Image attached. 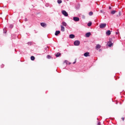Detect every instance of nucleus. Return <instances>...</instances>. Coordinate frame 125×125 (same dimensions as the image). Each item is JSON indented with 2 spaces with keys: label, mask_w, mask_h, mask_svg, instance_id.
Returning a JSON list of instances; mask_svg holds the SVG:
<instances>
[{
  "label": "nucleus",
  "mask_w": 125,
  "mask_h": 125,
  "mask_svg": "<svg viewBox=\"0 0 125 125\" xmlns=\"http://www.w3.org/2000/svg\"><path fill=\"white\" fill-rule=\"evenodd\" d=\"M80 43H81V42H80V41H78V40L75 41L74 42V44L76 46H78V45H80Z\"/></svg>",
  "instance_id": "obj_1"
},
{
  "label": "nucleus",
  "mask_w": 125,
  "mask_h": 125,
  "mask_svg": "<svg viewBox=\"0 0 125 125\" xmlns=\"http://www.w3.org/2000/svg\"><path fill=\"white\" fill-rule=\"evenodd\" d=\"M106 26H107V24H106V23H101L100 25V28H101V29H103V28H105V27H106Z\"/></svg>",
  "instance_id": "obj_2"
},
{
  "label": "nucleus",
  "mask_w": 125,
  "mask_h": 125,
  "mask_svg": "<svg viewBox=\"0 0 125 125\" xmlns=\"http://www.w3.org/2000/svg\"><path fill=\"white\" fill-rule=\"evenodd\" d=\"M62 14H63V15H64V16H65L66 17H67V16H68V13H67V12H66V11L65 10H62Z\"/></svg>",
  "instance_id": "obj_3"
},
{
  "label": "nucleus",
  "mask_w": 125,
  "mask_h": 125,
  "mask_svg": "<svg viewBox=\"0 0 125 125\" xmlns=\"http://www.w3.org/2000/svg\"><path fill=\"white\" fill-rule=\"evenodd\" d=\"M107 44L109 47H111L112 46H113V43H112L111 40L109 41V42H107Z\"/></svg>",
  "instance_id": "obj_4"
},
{
  "label": "nucleus",
  "mask_w": 125,
  "mask_h": 125,
  "mask_svg": "<svg viewBox=\"0 0 125 125\" xmlns=\"http://www.w3.org/2000/svg\"><path fill=\"white\" fill-rule=\"evenodd\" d=\"M73 20L76 22H79V21H80V18L77 17H73Z\"/></svg>",
  "instance_id": "obj_5"
},
{
  "label": "nucleus",
  "mask_w": 125,
  "mask_h": 125,
  "mask_svg": "<svg viewBox=\"0 0 125 125\" xmlns=\"http://www.w3.org/2000/svg\"><path fill=\"white\" fill-rule=\"evenodd\" d=\"M91 35V33L90 32H88L86 33L85 37L86 38H89V37H90Z\"/></svg>",
  "instance_id": "obj_6"
},
{
  "label": "nucleus",
  "mask_w": 125,
  "mask_h": 125,
  "mask_svg": "<svg viewBox=\"0 0 125 125\" xmlns=\"http://www.w3.org/2000/svg\"><path fill=\"white\" fill-rule=\"evenodd\" d=\"M41 25L42 27H43L44 28H45V27H46V23H45L44 22H42V23H41Z\"/></svg>",
  "instance_id": "obj_7"
},
{
  "label": "nucleus",
  "mask_w": 125,
  "mask_h": 125,
  "mask_svg": "<svg viewBox=\"0 0 125 125\" xmlns=\"http://www.w3.org/2000/svg\"><path fill=\"white\" fill-rule=\"evenodd\" d=\"M100 48H101V45L99 44H97L96 46V49H97V50H98V49H100Z\"/></svg>",
  "instance_id": "obj_8"
},
{
  "label": "nucleus",
  "mask_w": 125,
  "mask_h": 125,
  "mask_svg": "<svg viewBox=\"0 0 125 125\" xmlns=\"http://www.w3.org/2000/svg\"><path fill=\"white\" fill-rule=\"evenodd\" d=\"M61 31H62V32H65V27H64L63 25H61Z\"/></svg>",
  "instance_id": "obj_9"
},
{
  "label": "nucleus",
  "mask_w": 125,
  "mask_h": 125,
  "mask_svg": "<svg viewBox=\"0 0 125 125\" xmlns=\"http://www.w3.org/2000/svg\"><path fill=\"white\" fill-rule=\"evenodd\" d=\"M83 55L85 56V57H87V56H89V52H87L84 53Z\"/></svg>",
  "instance_id": "obj_10"
},
{
  "label": "nucleus",
  "mask_w": 125,
  "mask_h": 125,
  "mask_svg": "<svg viewBox=\"0 0 125 125\" xmlns=\"http://www.w3.org/2000/svg\"><path fill=\"white\" fill-rule=\"evenodd\" d=\"M106 35H107V36H110V35H111V31L108 30V31L106 32Z\"/></svg>",
  "instance_id": "obj_11"
},
{
  "label": "nucleus",
  "mask_w": 125,
  "mask_h": 125,
  "mask_svg": "<svg viewBox=\"0 0 125 125\" xmlns=\"http://www.w3.org/2000/svg\"><path fill=\"white\" fill-rule=\"evenodd\" d=\"M59 34H60V31H56L55 35V36H58V35H59Z\"/></svg>",
  "instance_id": "obj_12"
},
{
  "label": "nucleus",
  "mask_w": 125,
  "mask_h": 125,
  "mask_svg": "<svg viewBox=\"0 0 125 125\" xmlns=\"http://www.w3.org/2000/svg\"><path fill=\"white\" fill-rule=\"evenodd\" d=\"M70 39H74L75 38V35L74 34H71L69 35Z\"/></svg>",
  "instance_id": "obj_13"
},
{
  "label": "nucleus",
  "mask_w": 125,
  "mask_h": 125,
  "mask_svg": "<svg viewBox=\"0 0 125 125\" xmlns=\"http://www.w3.org/2000/svg\"><path fill=\"white\" fill-rule=\"evenodd\" d=\"M62 26L66 27V26H67V23L65 21H63L62 22Z\"/></svg>",
  "instance_id": "obj_14"
},
{
  "label": "nucleus",
  "mask_w": 125,
  "mask_h": 125,
  "mask_svg": "<svg viewBox=\"0 0 125 125\" xmlns=\"http://www.w3.org/2000/svg\"><path fill=\"white\" fill-rule=\"evenodd\" d=\"M60 55H61V53H57L56 54V56L57 57H59L60 56Z\"/></svg>",
  "instance_id": "obj_15"
},
{
  "label": "nucleus",
  "mask_w": 125,
  "mask_h": 125,
  "mask_svg": "<svg viewBox=\"0 0 125 125\" xmlns=\"http://www.w3.org/2000/svg\"><path fill=\"white\" fill-rule=\"evenodd\" d=\"M91 25H92V23L91 22H89L87 24L88 27H90V26H91Z\"/></svg>",
  "instance_id": "obj_16"
},
{
  "label": "nucleus",
  "mask_w": 125,
  "mask_h": 125,
  "mask_svg": "<svg viewBox=\"0 0 125 125\" xmlns=\"http://www.w3.org/2000/svg\"><path fill=\"white\" fill-rule=\"evenodd\" d=\"M122 15V13H121V12H119V14L116 15V17H120V16H121Z\"/></svg>",
  "instance_id": "obj_17"
},
{
  "label": "nucleus",
  "mask_w": 125,
  "mask_h": 125,
  "mask_svg": "<svg viewBox=\"0 0 125 125\" xmlns=\"http://www.w3.org/2000/svg\"><path fill=\"white\" fill-rule=\"evenodd\" d=\"M116 12H117V11H116L115 10H113L111 12V14L114 15V14H115V13H116Z\"/></svg>",
  "instance_id": "obj_18"
},
{
  "label": "nucleus",
  "mask_w": 125,
  "mask_h": 125,
  "mask_svg": "<svg viewBox=\"0 0 125 125\" xmlns=\"http://www.w3.org/2000/svg\"><path fill=\"white\" fill-rule=\"evenodd\" d=\"M31 60H32V61H34V60H35V57H34V56H32L31 57Z\"/></svg>",
  "instance_id": "obj_19"
},
{
  "label": "nucleus",
  "mask_w": 125,
  "mask_h": 125,
  "mask_svg": "<svg viewBox=\"0 0 125 125\" xmlns=\"http://www.w3.org/2000/svg\"><path fill=\"white\" fill-rule=\"evenodd\" d=\"M89 16H92V15H93V12H90L89 13Z\"/></svg>",
  "instance_id": "obj_20"
},
{
  "label": "nucleus",
  "mask_w": 125,
  "mask_h": 125,
  "mask_svg": "<svg viewBox=\"0 0 125 125\" xmlns=\"http://www.w3.org/2000/svg\"><path fill=\"white\" fill-rule=\"evenodd\" d=\"M57 2L59 4L62 3V0H58Z\"/></svg>",
  "instance_id": "obj_21"
},
{
  "label": "nucleus",
  "mask_w": 125,
  "mask_h": 125,
  "mask_svg": "<svg viewBox=\"0 0 125 125\" xmlns=\"http://www.w3.org/2000/svg\"><path fill=\"white\" fill-rule=\"evenodd\" d=\"M100 11H101V13H104V14L105 13V12H104V10H101Z\"/></svg>",
  "instance_id": "obj_22"
},
{
  "label": "nucleus",
  "mask_w": 125,
  "mask_h": 125,
  "mask_svg": "<svg viewBox=\"0 0 125 125\" xmlns=\"http://www.w3.org/2000/svg\"><path fill=\"white\" fill-rule=\"evenodd\" d=\"M10 28H11V29H12V28H13V25L11 24V25H10Z\"/></svg>",
  "instance_id": "obj_23"
},
{
  "label": "nucleus",
  "mask_w": 125,
  "mask_h": 125,
  "mask_svg": "<svg viewBox=\"0 0 125 125\" xmlns=\"http://www.w3.org/2000/svg\"><path fill=\"white\" fill-rule=\"evenodd\" d=\"M24 21H25V22H27V21H28V19L27 18H25L24 19Z\"/></svg>",
  "instance_id": "obj_24"
},
{
  "label": "nucleus",
  "mask_w": 125,
  "mask_h": 125,
  "mask_svg": "<svg viewBox=\"0 0 125 125\" xmlns=\"http://www.w3.org/2000/svg\"><path fill=\"white\" fill-rule=\"evenodd\" d=\"M50 58H51L50 56L49 55L47 56V58H48V59H50Z\"/></svg>",
  "instance_id": "obj_25"
},
{
  "label": "nucleus",
  "mask_w": 125,
  "mask_h": 125,
  "mask_svg": "<svg viewBox=\"0 0 125 125\" xmlns=\"http://www.w3.org/2000/svg\"><path fill=\"white\" fill-rule=\"evenodd\" d=\"M122 120L123 121H125V118L122 117Z\"/></svg>",
  "instance_id": "obj_26"
},
{
  "label": "nucleus",
  "mask_w": 125,
  "mask_h": 125,
  "mask_svg": "<svg viewBox=\"0 0 125 125\" xmlns=\"http://www.w3.org/2000/svg\"><path fill=\"white\" fill-rule=\"evenodd\" d=\"M101 125V123L100 122H98V125Z\"/></svg>",
  "instance_id": "obj_27"
},
{
  "label": "nucleus",
  "mask_w": 125,
  "mask_h": 125,
  "mask_svg": "<svg viewBox=\"0 0 125 125\" xmlns=\"http://www.w3.org/2000/svg\"><path fill=\"white\" fill-rule=\"evenodd\" d=\"M76 62H77L76 61H75L74 62H73V64H76Z\"/></svg>",
  "instance_id": "obj_28"
},
{
  "label": "nucleus",
  "mask_w": 125,
  "mask_h": 125,
  "mask_svg": "<svg viewBox=\"0 0 125 125\" xmlns=\"http://www.w3.org/2000/svg\"><path fill=\"white\" fill-rule=\"evenodd\" d=\"M116 35H118L119 34V32H116Z\"/></svg>",
  "instance_id": "obj_29"
},
{
  "label": "nucleus",
  "mask_w": 125,
  "mask_h": 125,
  "mask_svg": "<svg viewBox=\"0 0 125 125\" xmlns=\"http://www.w3.org/2000/svg\"><path fill=\"white\" fill-rule=\"evenodd\" d=\"M82 17H83V18H84L85 17H84V16H83Z\"/></svg>",
  "instance_id": "obj_30"
},
{
  "label": "nucleus",
  "mask_w": 125,
  "mask_h": 125,
  "mask_svg": "<svg viewBox=\"0 0 125 125\" xmlns=\"http://www.w3.org/2000/svg\"><path fill=\"white\" fill-rule=\"evenodd\" d=\"M109 9H111V7H109Z\"/></svg>",
  "instance_id": "obj_31"
},
{
  "label": "nucleus",
  "mask_w": 125,
  "mask_h": 125,
  "mask_svg": "<svg viewBox=\"0 0 125 125\" xmlns=\"http://www.w3.org/2000/svg\"><path fill=\"white\" fill-rule=\"evenodd\" d=\"M69 65H70V64H71V63H69Z\"/></svg>",
  "instance_id": "obj_32"
}]
</instances>
